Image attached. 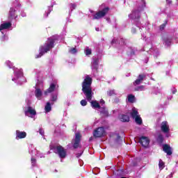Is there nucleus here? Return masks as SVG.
Returning a JSON list of instances; mask_svg holds the SVG:
<instances>
[{
    "mask_svg": "<svg viewBox=\"0 0 178 178\" xmlns=\"http://www.w3.org/2000/svg\"><path fill=\"white\" fill-rule=\"evenodd\" d=\"M92 78L87 75L85 76L82 83V91L88 102H90L92 108L94 109H99L100 113L104 116H108V110L104 107H101L99 103L97 100L92 101L94 97V92H92Z\"/></svg>",
    "mask_w": 178,
    "mask_h": 178,
    "instance_id": "nucleus-1",
    "label": "nucleus"
},
{
    "mask_svg": "<svg viewBox=\"0 0 178 178\" xmlns=\"http://www.w3.org/2000/svg\"><path fill=\"white\" fill-rule=\"evenodd\" d=\"M55 40L52 38H49L43 46L40 48V53L35 56V58H41L42 55L47 54L48 51H51L54 48V43Z\"/></svg>",
    "mask_w": 178,
    "mask_h": 178,
    "instance_id": "nucleus-2",
    "label": "nucleus"
},
{
    "mask_svg": "<svg viewBox=\"0 0 178 178\" xmlns=\"http://www.w3.org/2000/svg\"><path fill=\"white\" fill-rule=\"evenodd\" d=\"M6 65L10 68V69H13L14 70V76L12 79L13 81H15V83H19L20 81V79L22 77H23V70L18 69V68H15L13 67V63L12 62L7 60L6 62Z\"/></svg>",
    "mask_w": 178,
    "mask_h": 178,
    "instance_id": "nucleus-3",
    "label": "nucleus"
},
{
    "mask_svg": "<svg viewBox=\"0 0 178 178\" xmlns=\"http://www.w3.org/2000/svg\"><path fill=\"white\" fill-rule=\"evenodd\" d=\"M136 3L138 9L129 15L130 19H138L140 17V12H143L145 9V0H137Z\"/></svg>",
    "mask_w": 178,
    "mask_h": 178,
    "instance_id": "nucleus-4",
    "label": "nucleus"
},
{
    "mask_svg": "<svg viewBox=\"0 0 178 178\" xmlns=\"http://www.w3.org/2000/svg\"><path fill=\"white\" fill-rule=\"evenodd\" d=\"M36 77H38V82L35 86V96L37 99H42L44 95V93L42 94V88L44 87V83H42V81H40V78H41L40 74H36ZM44 96L45 97V95Z\"/></svg>",
    "mask_w": 178,
    "mask_h": 178,
    "instance_id": "nucleus-5",
    "label": "nucleus"
},
{
    "mask_svg": "<svg viewBox=\"0 0 178 178\" xmlns=\"http://www.w3.org/2000/svg\"><path fill=\"white\" fill-rule=\"evenodd\" d=\"M108 12H109V7H104L103 9L93 15V19L95 20H99V19H102V17L106 16V15H108Z\"/></svg>",
    "mask_w": 178,
    "mask_h": 178,
    "instance_id": "nucleus-6",
    "label": "nucleus"
},
{
    "mask_svg": "<svg viewBox=\"0 0 178 178\" xmlns=\"http://www.w3.org/2000/svg\"><path fill=\"white\" fill-rule=\"evenodd\" d=\"M54 152L58 155L60 159H65L67 156V150L60 145L55 147Z\"/></svg>",
    "mask_w": 178,
    "mask_h": 178,
    "instance_id": "nucleus-7",
    "label": "nucleus"
},
{
    "mask_svg": "<svg viewBox=\"0 0 178 178\" xmlns=\"http://www.w3.org/2000/svg\"><path fill=\"white\" fill-rule=\"evenodd\" d=\"M130 115L133 119H135V122L137 124H141L143 123V120H141V117L138 115V110L136 108V107L132 108L130 111Z\"/></svg>",
    "mask_w": 178,
    "mask_h": 178,
    "instance_id": "nucleus-8",
    "label": "nucleus"
},
{
    "mask_svg": "<svg viewBox=\"0 0 178 178\" xmlns=\"http://www.w3.org/2000/svg\"><path fill=\"white\" fill-rule=\"evenodd\" d=\"M24 113L26 116H28L29 118H34V116L37 115V112L35 111V109L30 106L24 108Z\"/></svg>",
    "mask_w": 178,
    "mask_h": 178,
    "instance_id": "nucleus-9",
    "label": "nucleus"
},
{
    "mask_svg": "<svg viewBox=\"0 0 178 178\" xmlns=\"http://www.w3.org/2000/svg\"><path fill=\"white\" fill-rule=\"evenodd\" d=\"M93 136L96 138L104 137V136H105V129L104 127H99L96 129L93 132Z\"/></svg>",
    "mask_w": 178,
    "mask_h": 178,
    "instance_id": "nucleus-10",
    "label": "nucleus"
},
{
    "mask_svg": "<svg viewBox=\"0 0 178 178\" xmlns=\"http://www.w3.org/2000/svg\"><path fill=\"white\" fill-rule=\"evenodd\" d=\"M56 88H58V83H56V82L51 83L49 88L44 92V95L47 97V95L51 94V92H54Z\"/></svg>",
    "mask_w": 178,
    "mask_h": 178,
    "instance_id": "nucleus-11",
    "label": "nucleus"
},
{
    "mask_svg": "<svg viewBox=\"0 0 178 178\" xmlns=\"http://www.w3.org/2000/svg\"><path fill=\"white\" fill-rule=\"evenodd\" d=\"M27 137V133L26 131H22L20 130H17L15 131V139L16 140H23Z\"/></svg>",
    "mask_w": 178,
    "mask_h": 178,
    "instance_id": "nucleus-12",
    "label": "nucleus"
},
{
    "mask_svg": "<svg viewBox=\"0 0 178 178\" xmlns=\"http://www.w3.org/2000/svg\"><path fill=\"white\" fill-rule=\"evenodd\" d=\"M139 143L141 144L142 147L147 148L148 145H149V139L148 137L142 136L139 139Z\"/></svg>",
    "mask_w": 178,
    "mask_h": 178,
    "instance_id": "nucleus-13",
    "label": "nucleus"
},
{
    "mask_svg": "<svg viewBox=\"0 0 178 178\" xmlns=\"http://www.w3.org/2000/svg\"><path fill=\"white\" fill-rule=\"evenodd\" d=\"M161 129L163 133L168 134L170 131V128L169 127V123L167 121H163L161 124Z\"/></svg>",
    "mask_w": 178,
    "mask_h": 178,
    "instance_id": "nucleus-14",
    "label": "nucleus"
},
{
    "mask_svg": "<svg viewBox=\"0 0 178 178\" xmlns=\"http://www.w3.org/2000/svg\"><path fill=\"white\" fill-rule=\"evenodd\" d=\"M17 10L16 7H11L8 13V19L10 20L16 19L17 17V14L16 13Z\"/></svg>",
    "mask_w": 178,
    "mask_h": 178,
    "instance_id": "nucleus-15",
    "label": "nucleus"
},
{
    "mask_svg": "<svg viewBox=\"0 0 178 178\" xmlns=\"http://www.w3.org/2000/svg\"><path fill=\"white\" fill-rule=\"evenodd\" d=\"M12 27V23L10 22H3L0 25V31L2 34H3V30H8V29H10Z\"/></svg>",
    "mask_w": 178,
    "mask_h": 178,
    "instance_id": "nucleus-16",
    "label": "nucleus"
},
{
    "mask_svg": "<svg viewBox=\"0 0 178 178\" xmlns=\"http://www.w3.org/2000/svg\"><path fill=\"white\" fill-rule=\"evenodd\" d=\"M80 138H81V136L80 134L76 133L75 134V139L73 140L74 148H79V145L80 144Z\"/></svg>",
    "mask_w": 178,
    "mask_h": 178,
    "instance_id": "nucleus-17",
    "label": "nucleus"
},
{
    "mask_svg": "<svg viewBox=\"0 0 178 178\" xmlns=\"http://www.w3.org/2000/svg\"><path fill=\"white\" fill-rule=\"evenodd\" d=\"M144 79H145V74H140L138 79L134 81V86H138V84H141Z\"/></svg>",
    "mask_w": 178,
    "mask_h": 178,
    "instance_id": "nucleus-18",
    "label": "nucleus"
},
{
    "mask_svg": "<svg viewBox=\"0 0 178 178\" xmlns=\"http://www.w3.org/2000/svg\"><path fill=\"white\" fill-rule=\"evenodd\" d=\"M99 63V60L98 58H93L92 61V65H91L92 70H97V69H98Z\"/></svg>",
    "mask_w": 178,
    "mask_h": 178,
    "instance_id": "nucleus-19",
    "label": "nucleus"
},
{
    "mask_svg": "<svg viewBox=\"0 0 178 178\" xmlns=\"http://www.w3.org/2000/svg\"><path fill=\"white\" fill-rule=\"evenodd\" d=\"M163 149L164 152L167 154V155H172V147H170V146L168 145H164L163 146Z\"/></svg>",
    "mask_w": 178,
    "mask_h": 178,
    "instance_id": "nucleus-20",
    "label": "nucleus"
},
{
    "mask_svg": "<svg viewBox=\"0 0 178 178\" xmlns=\"http://www.w3.org/2000/svg\"><path fill=\"white\" fill-rule=\"evenodd\" d=\"M52 104L51 102H47L44 106V111L46 113H48L50 111H52Z\"/></svg>",
    "mask_w": 178,
    "mask_h": 178,
    "instance_id": "nucleus-21",
    "label": "nucleus"
},
{
    "mask_svg": "<svg viewBox=\"0 0 178 178\" xmlns=\"http://www.w3.org/2000/svg\"><path fill=\"white\" fill-rule=\"evenodd\" d=\"M56 101H58V94L51 95L49 102H51V105H54Z\"/></svg>",
    "mask_w": 178,
    "mask_h": 178,
    "instance_id": "nucleus-22",
    "label": "nucleus"
},
{
    "mask_svg": "<svg viewBox=\"0 0 178 178\" xmlns=\"http://www.w3.org/2000/svg\"><path fill=\"white\" fill-rule=\"evenodd\" d=\"M120 120H121V122H129V120H130V118L126 114H122L120 115Z\"/></svg>",
    "mask_w": 178,
    "mask_h": 178,
    "instance_id": "nucleus-23",
    "label": "nucleus"
},
{
    "mask_svg": "<svg viewBox=\"0 0 178 178\" xmlns=\"http://www.w3.org/2000/svg\"><path fill=\"white\" fill-rule=\"evenodd\" d=\"M127 100H128V102L133 104V103L136 102V97L133 95H129L127 96Z\"/></svg>",
    "mask_w": 178,
    "mask_h": 178,
    "instance_id": "nucleus-24",
    "label": "nucleus"
},
{
    "mask_svg": "<svg viewBox=\"0 0 178 178\" xmlns=\"http://www.w3.org/2000/svg\"><path fill=\"white\" fill-rule=\"evenodd\" d=\"M84 54L86 56H90L92 54V51L89 47H86L84 49Z\"/></svg>",
    "mask_w": 178,
    "mask_h": 178,
    "instance_id": "nucleus-25",
    "label": "nucleus"
},
{
    "mask_svg": "<svg viewBox=\"0 0 178 178\" xmlns=\"http://www.w3.org/2000/svg\"><path fill=\"white\" fill-rule=\"evenodd\" d=\"M159 168L160 170H162V169H163V168H165V163L161 159L159 160Z\"/></svg>",
    "mask_w": 178,
    "mask_h": 178,
    "instance_id": "nucleus-26",
    "label": "nucleus"
},
{
    "mask_svg": "<svg viewBox=\"0 0 178 178\" xmlns=\"http://www.w3.org/2000/svg\"><path fill=\"white\" fill-rule=\"evenodd\" d=\"M69 52H70V54L74 55V54H77V49H76V47H71L69 49Z\"/></svg>",
    "mask_w": 178,
    "mask_h": 178,
    "instance_id": "nucleus-27",
    "label": "nucleus"
},
{
    "mask_svg": "<svg viewBox=\"0 0 178 178\" xmlns=\"http://www.w3.org/2000/svg\"><path fill=\"white\" fill-rule=\"evenodd\" d=\"M171 41L169 38H165L164 39V45L166 47H169L170 45Z\"/></svg>",
    "mask_w": 178,
    "mask_h": 178,
    "instance_id": "nucleus-28",
    "label": "nucleus"
},
{
    "mask_svg": "<svg viewBox=\"0 0 178 178\" xmlns=\"http://www.w3.org/2000/svg\"><path fill=\"white\" fill-rule=\"evenodd\" d=\"M115 90H110L107 92V95H108V97H112V95H115Z\"/></svg>",
    "mask_w": 178,
    "mask_h": 178,
    "instance_id": "nucleus-29",
    "label": "nucleus"
},
{
    "mask_svg": "<svg viewBox=\"0 0 178 178\" xmlns=\"http://www.w3.org/2000/svg\"><path fill=\"white\" fill-rule=\"evenodd\" d=\"M32 166H35L37 165V159H34L33 157L31 159Z\"/></svg>",
    "mask_w": 178,
    "mask_h": 178,
    "instance_id": "nucleus-30",
    "label": "nucleus"
},
{
    "mask_svg": "<svg viewBox=\"0 0 178 178\" xmlns=\"http://www.w3.org/2000/svg\"><path fill=\"white\" fill-rule=\"evenodd\" d=\"M135 90L136 91H144V90H145V88L144 87V86H140L136 88Z\"/></svg>",
    "mask_w": 178,
    "mask_h": 178,
    "instance_id": "nucleus-31",
    "label": "nucleus"
},
{
    "mask_svg": "<svg viewBox=\"0 0 178 178\" xmlns=\"http://www.w3.org/2000/svg\"><path fill=\"white\" fill-rule=\"evenodd\" d=\"M76 6H77L76 5V3H70V9L71 10H74V9H76Z\"/></svg>",
    "mask_w": 178,
    "mask_h": 178,
    "instance_id": "nucleus-32",
    "label": "nucleus"
},
{
    "mask_svg": "<svg viewBox=\"0 0 178 178\" xmlns=\"http://www.w3.org/2000/svg\"><path fill=\"white\" fill-rule=\"evenodd\" d=\"M81 105L82 106H86L87 105V101L86 99H83L81 101Z\"/></svg>",
    "mask_w": 178,
    "mask_h": 178,
    "instance_id": "nucleus-33",
    "label": "nucleus"
},
{
    "mask_svg": "<svg viewBox=\"0 0 178 178\" xmlns=\"http://www.w3.org/2000/svg\"><path fill=\"white\" fill-rule=\"evenodd\" d=\"M2 41H6L8 40V36L6 35H3V37L1 38Z\"/></svg>",
    "mask_w": 178,
    "mask_h": 178,
    "instance_id": "nucleus-34",
    "label": "nucleus"
},
{
    "mask_svg": "<svg viewBox=\"0 0 178 178\" xmlns=\"http://www.w3.org/2000/svg\"><path fill=\"white\" fill-rule=\"evenodd\" d=\"M100 105H102V108H105V106H104V105H105V101H104V99L100 100Z\"/></svg>",
    "mask_w": 178,
    "mask_h": 178,
    "instance_id": "nucleus-35",
    "label": "nucleus"
},
{
    "mask_svg": "<svg viewBox=\"0 0 178 178\" xmlns=\"http://www.w3.org/2000/svg\"><path fill=\"white\" fill-rule=\"evenodd\" d=\"M39 134H40V136H44V129H39Z\"/></svg>",
    "mask_w": 178,
    "mask_h": 178,
    "instance_id": "nucleus-36",
    "label": "nucleus"
},
{
    "mask_svg": "<svg viewBox=\"0 0 178 178\" xmlns=\"http://www.w3.org/2000/svg\"><path fill=\"white\" fill-rule=\"evenodd\" d=\"M159 141H162L163 140V136L162 135H159L158 137Z\"/></svg>",
    "mask_w": 178,
    "mask_h": 178,
    "instance_id": "nucleus-37",
    "label": "nucleus"
},
{
    "mask_svg": "<svg viewBox=\"0 0 178 178\" xmlns=\"http://www.w3.org/2000/svg\"><path fill=\"white\" fill-rule=\"evenodd\" d=\"M136 30H137L136 28H132V29H131V33H132V34H136Z\"/></svg>",
    "mask_w": 178,
    "mask_h": 178,
    "instance_id": "nucleus-38",
    "label": "nucleus"
},
{
    "mask_svg": "<svg viewBox=\"0 0 178 178\" xmlns=\"http://www.w3.org/2000/svg\"><path fill=\"white\" fill-rule=\"evenodd\" d=\"M171 91H172V94H176V92H177V90H176L175 88H172L171 89Z\"/></svg>",
    "mask_w": 178,
    "mask_h": 178,
    "instance_id": "nucleus-39",
    "label": "nucleus"
},
{
    "mask_svg": "<svg viewBox=\"0 0 178 178\" xmlns=\"http://www.w3.org/2000/svg\"><path fill=\"white\" fill-rule=\"evenodd\" d=\"M21 16H22V17H26V16H27V14H26L25 12H22V13H21Z\"/></svg>",
    "mask_w": 178,
    "mask_h": 178,
    "instance_id": "nucleus-40",
    "label": "nucleus"
},
{
    "mask_svg": "<svg viewBox=\"0 0 178 178\" xmlns=\"http://www.w3.org/2000/svg\"><path fill=\"white\" fill-rule=\"evenodd\" d=\"M51 8H49V10H48V11H47V13H45L46 17H48V14H49V13H51Z\"/></svg>",
    "mask_w": 178,
    "mask_h": 178,
    "instance_id": "nucleus-41",
    "label": "nucleus"
},
{
    "mask_svg": "<svg viewBox=\"0 0 178 178\" xmlns=\"http://www.w3.org/2000/svg\"><path fill=\"white\" fill-rule=\"evenodd\" d=\"M37 156H40V158H44L45 156H44V154H40V153H37Z\"/></svg>",
    "mask_w": 178,
    "mask_h": 178,
    "instance_id": "nucleus-42",
    "label": "nucleus"
},
{
    "mask_svg": "<svg viewBox=\"0 0 178 178\" xmlns=\"http://www.w3.org/2000/svg\"><path fill=\"white\" fill-rule=\"evenodd\" d=\"M167 3L170 4L172 3V0H165Z\"/></svg>",
    "mask_w": 178,
    "mask_h": 178,
    "instance_id": "nucleus-43",
    "label": "nucleus"
},
{
    "mask_svg": "<svg viewBox=\"0 0 178 178\" xmlns=\"http://www.w3.org/2000/svg\"><path fill=\"white\" fill-rule=\"evenodd\" d=\"M117 140L119 141L120 140V136L119 135H116Z\"/></svg>",
    "mask_w": 178,
    "mask_h": 178,
    "instance_id": "nucleus-44",
    "label": "nucleus"
},
{
    "mask_svg": "<svg viewBox=\"0 0 178 178\" xmlns=\"http://www.w3.org/2000/svg\"><path fill=\"white\" fill-rule=\"evenodd\" d=\"M163 27H165V25H161L160 26V30H163Z\"/></svg>",
    "mask_w": 178,
    "mask_h": 178,
    "instance_id": "nucleus-45",
    "label": "nucleus"
},
{
    "mask_svg": "<svg viewBox=\"0 0 178 178\" xmlns=\"http://www.w3.org/2000/svg\"><path fill=\"white\" fill-rule=\"evenodd\" d=\"M154 56H157L158 55H159V52H156V54H154Z\"/></svg>",
    "mask_w": 178,
    "mask_h": 178,
    "instance_id": "nucleus-46",
    "label": "nucleus"
},
{
    "mask_svg": "<svg viewBox=\"0 0 178 178\" xmlns=\"http://www.w3.org/2000/svg\"><path fill=\"white\" fill-rule=\"evenodd\" d=\"M76 156L79 158V156H81V154H78Z\"/></svg>",
    "mask_w": 178,
    "mask_h": 178,
    "instance_id": "nucleus-47",
    "label": "nucleus"
},
{
    "mask_svg": "<svg viewBox=\"0 0 178 178\" xmlns=\"http://www.w3.org/2000/svg\"><path fill=\"white\" fill-rule=\"evenodd\" d=\"M95 30L96 31H99V28H96Z\"/></svg>",
    "mask_w": 178,
    "mask_h": 178,
    "instance_id": "nucleus-48",
    "label": "nucleus"
},
{
    "mask_svg": "<svg viewBox=\"0 0 178 178\" xmlns=\"http://www.w3.org/2000/svg\"><path fill=\"white\" fill-rule=\"evenodd\" d=\"M115 42V40H113L112 41H111V44H113Z\"/></svg>",
    "mask_w": 178,
    "mask_h": 178,
    "instance_id": "nucleus-49",
    "label": "nucleus"
},
{
    "mask_svg": "<svg viewBox=\"0 0 178 178\" xmlns=\"http://www.w3.org/2000/svg\"><path fill=\"white\" fill-rule=\"evenodd\" d=\"M120 172H121L120 170H118V175H119V173H120Z\"/></svg>",
    "mask_w": 178,
    "mask_h": 178,
    "instance_id": "nucleus-50",
    "label": "nucleus"
},
{
    "mask_svg": "<svg viewBox=\"0 0 178 178\" xmlns=\"http://www.w3.org/2000/svg\"><path fill=\"white\" fill-rule=\"evenodd\" d=\"M106 20H107V22H109L110 19H109V18H107Z\"/></svg>",
    "mask_w": 178,
    "mask_h": 178,
    "instance_id": "nucleus-51",
    "label": "nucleus"
}]
</instances>
